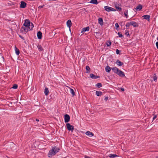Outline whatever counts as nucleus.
Listing matches in <instances>:
<instances>
[{
  "instance_id": "obj_1",
  "label": "nucleus",
  "mask_w": 158,
  "mask_h": 158,
  "mask_svg": "<svg viewBox=\"0 0 158 158\" xmlns=\"http://www.w3.org/2000/svg\"><path fill=\"white\" fill-rule=\"evenodd\" d=\"M60 149L59 148L54 146L52 147V149L48 153V156L49 157L51 158L52 156H54L57 152H58Z\"/></svg>"
},
{
  "instance_id": "obj_2",
  "label": "nucleus",
  "mask_w": 158,
  "mask_h": 158,
  "mask_svg": "<svg viewBox=\"0 0 158 158\" xmlns=\"http://www.w3.org/2000/svg\"><path fill=\"white\" fill-rule=\"evenodd\" d=\"M30 30L31 29L30 27L27 28L24 26L22 27L20 29L21 32H24L25 33Z\"/></svg>"
},
{
  "instance_id": "obj_3",
  "label": "nucleus",
  "mask_w": 158,
  "mask_h": 158,
  "mask_svg": "<svg viewBox=\"0 0 158 158\" xmlns=\"http://www.w3.org/2000/svg\"><path fill=\"white\" fill-rule=\"evenodd\" d=\"M30 24L31 23L29 19H27L25 20L24 23L23 24V26L26 27H30Z\"/></svg>"
},
{
  "instance_id": "obj_4",
  "label": "nucleus",
  "mask_w": 158,
  "mask_h": 158,
  "mask_svg": "<svg viewBox=\"0 0 158 158\" xmlns=\"http://www.w3.org/2000/svg\"><path fill=\"white\" fill-rule=\"evenodd\" d=\"M105 10L109 12L111 11H115L116 10L114 9V8H113L111 7H110L109 6H105L104 7Z\"/></svg>"
},
{
  "instance_id": "obj_5",
  "label": "nucleus",
  "mask_w": 158,
  "mask_h": 158,
  "mask_svg": "<svg viewBox=\"0 0 158 158\" xmlns=\"http://www.w3.org/2000/svg\"><path fill=\"white\" fill-rule=\"evenodd\" d=\"M26 5L27 3L25 2L24 1H21V2L20 7L21 8H24L26 7Z\"/></svg>"
},
{
  "instance_id": "obj_6",
  "label": "nucleus",
  "mask_w": 158,
  "mask_h": 158,
  "mask_svg": "<svg viewBox=\"0 0 158 158\" xmlns=\"http://www.w3.org/2000/svg\"><path fill=\"white\" fill-rule=\"evenodd\" d=\"M114 5L116 9L118 10L119 11L122 10V8L121 7H119L120 6H121V4H119L116 2L114 4Z\"/></svg>"
},
{
  "instance_id": "obj_7",
  "label": "nucleus",
  "mask_w": 158,
  "mask_h": 158,
  "mask_svg": "<svg viewBox=\"0 0 158 158\" xmlns=\"http://www.w3.org/2000/svg\"><path fill=\"white\" fill-rule=\"evenodd\" d=\"M90 78L94 79H96L100 78V76H99L95 75L93 73H91L90 74Z\"/></svg>"
},
{
  "instance_id": "obj_8",
  "label": "nucleus",
  "mask_w": 158,
  "mask_h": 158,
  "mask_svg": "<svg viewBox=\"0 0 158 158\" xmlns=\"http://www.w3.org/2000/svg\"><path fill=\"white\" fill-rule=\"evenodd\" d=\"M69 121V115L66 114L64 115V122L67 123Z\"/></svg>"
},
{
  "instance_id": "obj_9",
  "label": "nucleus",
  "mask_w": 158,
  "mask_h": 158,
  "mask_svg": "<svg viewBox=\"0 0 158 158\" xmlns=\"http://www.w3.org/2000/svg\"><path fill=\"white\" fill-rule=\"evenodd\" d=\"M117 74L121 77H123L125 76L124 73L120 70H119Z\"/></svg>"
},
{
  "instance_id": "obj_10",
  "label": "nucleus",
  "mask_w": 158,
  "mask_h": 158,
  "mask_svg": "<svg viewBox=\"0 0 158 158\" xmlns=\"http://www.w3.org/2000/svg\"><path fill=\"white\" fill-rule=\"evenodd\" d=\"M89 27H86L83 28L82 29V31H81V33L83 34L84 32L86 31H89Z\"/></svg>"
},
{
  "instance_id": "obj_11",
  "label": "nucleus",
  "mask_w": 158,
  "mask_h": 158,
  "mask_svg": "<svg viewBox=\"0 0 158 158\" xmlns=\"http://www.w3.org/2000/svg\"><path fill=\"white\" fill-rule=\"evenodd\" d=\"M131 25L133 26L134 27H136L138 26V24L135 22L131 21L130 22Z\"/></svg>"
},
{
  "instance_id": "obj_12",
  "label": "nucleus",
  "mask_w": 158,
  "mask_h": 158,
  "mask_svg": "<svg viewBox=\"0 0 158 158\" xmlns=\"http://www.w3.org/2000/svg\"><path fill=\"white\" fill-rule=\"evenodd\" d=\"M74 90L75 91L76 90V89L75 88L73 89L70 88V93L72 94V97H73L75 95V92Z\"/></svg>"
},
{
  "instance_id": "obj_13",
  "label": "nucleus",
  "mask_w": 158,
  "mask_h": 158,
  "mask_svg": "<svg viewBox=\"0 0 158 158\" xmlns=\"http://www.w3.org/2000/svg\"><path fill=\"white\" fill-rule=\"evenodd\" d=\"M85 134L86 135H88L90 137L93 136L94 135V134L92 132L89 131H87L85 133Z\"/></svg>"
},
{
  "instance_id": "obj_14",
  "label": "nucleus",
  "mask_w": 158,
  "mask_h": 158,
  "mask_svg": "<svg viewBox=\"0 0 158 158\" xmlns=\"http://www.w3.org/2000/svg\"><path fill=\"white\" fill-rule=\"evenodd\" d=\"M116 63L119 66H123L124 64L123 62H121L118 60H116Z\"/></svg>"
},
{
  "instance_id": "obj_15",
  "label": "nucleus",
  "mask_w": 158,
  "mask_h": 158,
  "mask_svg": "<svg viewBox=\"0 0 158 158\" xmlns=\"http://www.w3.org/2000/svg\"><path fill=\"white\" fill-rule=\"evenodd\" d=\"M37 36L38 38L40 39L42 38V33L41 31H39L37 33Z\"/></svg>"
},
{
  "instance_id": "obj_16",
  "label": "nucleus",
  "mask_w": 158,
  "mask_h": 158,
  "mask_svg": "<svg viewBox=\"0 0 158 158\" xmlns=\"http://www.w3.org/2000/svg\"><path fill=\"white\" fill-rule=\"evenodd\" d=\"M143 17L144 19L147 20L148 21H149L150 16L149 15H143Z\"/></svg>"
},
{
  "instance_id": "obj_17",
  "label": "nucleus",
  "mask_w": 158,
  "mask_h": 158,
  "mask_svg": "<svg viewBox=\"0 0 158 158\" xmlns=\"http://www.w3.org/2000/svg\"><path fill=\"white\" fill-rule=\"evenodd\" d=\"M114 71V72L116 73V74L118 72V71H119V69L116 67L111 68Z\"/></svg>"
},
{
  "instance_id": "obj_18",
  "label": "nucleus",
  "mask_w": 158,
  "mask_h": 158,
  "mask_svg": "<svg viewBox=\"0 0 158 158\" xmlns=\"http://www.w3.org/2000/svg\"><path fill=\"white\" fill-rule=\"evenodd\" d=\"M98 23L101 26L103 25V19L102 18H99L98 19Z\"/></svg>"
},
{
  "instance_id": "obj_19",
  "label": "nucleus",
  "mask_w": 158,
  "mask_h": 158,
  "mask_svg": "<svg viewBox=\"0 0 158 158\" xmlns=\"http://www.w3.org/2000/svg\"><path fill=\"white\" fill-rule=\"evenodd\" d=\"M96 94L98 96H101L102 95V92L98 91H96Z\"/></svg>"
},
{
  "instance_id": "obj_20",
  "label": "nucleus",
  "mask_w": 158,
  "mask_h": 158,
  "mask_svg": "<svg viewBox=\"0 0 158 158\" xmlns=\"http://www.w3.org/2000/svg\"><path fill=\"white\" fill-rule=\"evenodd\" d=\"M105 70L106 72L109 73L111 70V68L108 66H106L105 68Z\"/></svg>"
},
{
  "instance_id": "obj_21",
  "label": "nucleus",
  "mask_w": 158,
  "mask_h": 158,
  "mask_svg": "<svg viewBox=\"0 0 158 158\" xmlns=\"http://www.w3.org/2000/svg\"><path fill=\"white\" fill-rule=\"evenodd\" d=\"M142 8V6L140 4L139 5L135 8V9L136 10H140Z\"/></svg>"
},
{
  "instance_id": "obj_22",
  "label": "nucleus",
  "mask_w": 158,
  "mask_h": 158,
  "mask_svg": "<svg viewBox=\"0 0 158 158\" xmlns=\"http://www.w3.org/2000/svg\"><path fill=\"white\" fill-rule=\"evenodd\" d=\"M44 92L45 94L46 95H47L49 93V90L48 88H47V87H46L45 88V89H44Z\"/></svg>"
},
{
  "instance_id": "obj_23",
  "label": "nucleus",
  "mask_w": 158,
  "mask_h": 158,
  "mask_svg": "<svg viewBox=\"0 0 158 158\" xmlns=\"http://www.w3.org/2000/svg\"><path fill=\"white\" fill-rule=\"evenodd\" d=\"M89 2L95 4H98L97 0H91Z\"/></svg>"
},
{
  "instance_id": "obj_24",
  "label": "nucleus",
  "mask_w": 158,
  "mask_h": 158,
  "mask_svg": "<svg viewBox=\"0 0 158 158\" xmlns=\"http://www.w3.org/2000/svg\"><path fill=\"white\" fill-rule=\"evenodd\" d=\"M15 50L16 54L18 55L20 53L19 50L16 46H15Z\"/></svg>"
},
{
  "instance_id": "obj_25",
  "label": "nucleus",
  "mask_w": 158,
  "mask_h": 158,
  "mask_svg": "<svg viewBox=\"0 0 158 158\" xmlns=\"http://www.w3.org/2000/svg\"><path fill=\"white\" fill-rule=\"evenodd\" d=\"M74 130L75 131H76L77 130L76 129L74 130L73 126L70 124V131H71V132H73V131Z\"/></svg>"
},
{
  "instance_id": "obj_26",
  "label": "nucleus",
  "mask_w": 158,
  "mask_h": 158,
  "mask_svg": "<svg viewBox=\"0 0 158 158\" xmlns=\"http://www.w3.org/2000/svg\"><path fill=\"white\" fill-rule=\"evenodd\" d=\"M37 47L40 51H42L43 50V48L41 45L38 44L37 45Z\"/></svg>"
},
{
  "instance_id": "obj_27",
  "label": "nucleus",
  "mask_w": 158,
  "mask_h": 158,
  "mask_svg": "<svg viewBox=\"0 0 158 158\" xmlns=\"http://www.w3.org/2000/svg\"><path fill=\"white\" fill-rule=\"evenodd\" d=\"M118 156L117 155L115 154H110L109 155V157L110 158H114Z\"/></svg>"
},
{
  "instance_id": "obj_28",
  "label": "nucleus",
  "mask_w": 158,
  "mask_h": 158,
  "mask_svg": "<svg viewBox=\"0 0 158 158\" xmlns=\"http://www.w3.org/2000/svg\"><path fill=\"white\" fill-rule=\"evenodd\" d=\"M106 44L108 47L110 46L111 44V42L110 40L107 41L106 43Z\"/></svg>"
},
{
  "instance_id": "obj_29",
  "label": "nucleus",
  "mask_w": 158,
  "mask_h": 158,
  "mask_svg": "<svg viewBox=\"0 0 158 158\" xmlns=\"http://www.w3.org/2000/svg\"><path fill=\"white\" fill-rule=\"evenodd\" d=\"M96 86H97L98 88H100L102 87V85L101 83H98L96 85Z\"/></svg>"
},
{
  "instance_id": "obj_30",
  "label": "nucleus",
  "mask_w": 158,
  "mask_h": 158,
  "mask_svg": "<svg viewBox=\"0 0 158 158\" xmlns=\"http://www.w3.org/2000/svg\"><path fill=\"white\" fill-rule=\"evenodd\" d=\"M85 69L87 71L86 72L87 73H89L90 72V68L89 66H86L85 67Z\"/></svg>"
},
{
  "instance_id": "obj_31",
  "label": "nucleus",
  "mask_w": 158,
  "mask_h": 158,
  "mask_svg": "<svg viewBox=\"0 0 158 158\" xmlns=\"http://www.w3.org/2000/svg\"><path fill=\"white\" fill-rule=\"evenodd\" d=\"M17 88H18V85H17L16 84H14L13 85V87H12V88L14 89H16Z\"/></svg>"
},
{
  "instance_id": "obj_32",
  "label": "nucleus",
  "mask_w": 158,
  "mask_h": 158,
  "mask_svg": "<svg viewBox=\"0 0 158 158\" xmlns=\"http://www.w3.org/2000/svg\"><path fill=\"white\" fill-rule=\"evenodd\" d=\"M33 27H34V25H33V24L32 23H31V24H30V27L31 30L32 29Z\"/></svg>"
},
{
  "instance_id": "obj_33",
  "label": "nucleus",
  "mask_w": 158,
  "mask_h": 158,
  "mask_svg": "<svg viewBox=\"0 0 158 158\" xmlns=\"http://www.w3.org/2000/svg\"><path fill=\"white\" fill-rule=\"evenodd\" d=\"M127 14H128L127 11H126V12H124V15L127 18L128 17V16L127 15Z\"/></svg>"
},
{
  "instance_id": "obj_34",
  "label": "nucleus",
  "mask_w": 158,
  "mask_h": 158,
  "mask_svg": "<svg viewBox=\"0 0 158 158\" xmlns=\"http://www.w3.org/2000/svg\"><path fill=\"white\" fill-rule=\"evenodd\" d=\"M130 24V22H128V23H127L126 24V26L127 27H129L130 25H131V24Z\"/></svg>"
},
{
  "instance_id": "obj_35",
  "label": "nucleus",
  "mask_w": 158,
  "mask_h": 158,
  "mask_svg": "<svg viewBox=\"0 0 158 158\" xmlns=\"http://www.w3.org/2000/svg\"><path fill=\"white\" fill-rule=\"evenodd\" d=\"M118 35L119 37H122L123 36L122 34L119 32L118 33Z\"/></svg>"
},
{
  "instance_id": "obj_36",
  "label": "nucleus",
  "mask_w": 158,
  "mask_h": 158,
  "mask_svg": "<svg viewBox=\"0 0 158 158\" xmlns=\"http://www.w3.org/2000/svg\"><path fill=\"white\" fill-rule=\"evenodd\" d=\"M66 125L68 130L69 131V123H67L66 124Z\"/></svg>"
},
{
  "instance_id": "obj_37",
  "label": "nucleus",
  "mask_w": 158,
  "mask_h": 158,
  "mask_svg": "<svg viewBox=\"0 0 158 158\" xmlns=\"http://www.w3.org/2000/svg\"><path fill=\"white\" fill-rule=\"evenodd\" d=\"M68 47H66L65 49V53L66 54L67 52H68Z\"/></svg>"
},
{
  "instance_id": "obj_38",
  "label": "nucleus",
  "mask_w": 158,
  "mask_h": 158,
  "mask_svg": "<svg viewBox=\"0 0 158 158\" xmlns=\"http://www.w3.org/2000/svg\"><path fill=\"white\" fill-rule=\"evenodd\" d=\"M116 52L117 54H119L120 51L119 50L117 49L116 50Z\"/></svg>"
},
{
  "instance_id": "obj_39",
  "label": "nucleus",
  "mask_w": 158,
  "mask_h": 158,
  "mask_svg": "<svg viewBox=\"0 0 158 158\" xmlns=\"http://www.w3.org/2000/svg\"><path fill=\"white\" fill-rule=\"evenodd\" d=\"M115 26L117 28H118L119 27V25L117 23H116L115 24Z\"/></svg>"
},
{
  "instance_id": "obj_40",
  "label": "nucleus",
  "mask_w": 158,
  "mask_h": 158,
  "mask_svg": "<svg viewBox=\"0 0 158 158\" xmlns=\"http://www.w3.org/2000/svg\"><path fill=\"white\" fill-rule=\"evenodd\" d=\"M157 117V115H155L153 118V120H154Z\"/></svg>"
},
{
  "instance_id": "obj_41",
  "label": "nucleus",
  "mask_w": 158,
  "mask_h": 158,
  "mask_svg": "<svg viewBox=\"0 0 158 158\" xmlns=\"http://www.w3.org/2000/svg\"><path fill=\"white\" fill-rule=\"evenodd\" d=\"M67 26L69 27V20L67 21Z\"/></svg>"
},
{
  "instance_id": "obj_42",
  "label": "nucleus",
  "mask_w": 158,
  "mask_h": 158,
  "mask_svg": "<svg viewBox=\"0 0 158 158\" xmlns=\"http://www.w3.org/2000/svg\"><path fill=\"white\" fill-rule=\"evenodd\" d=\"M125 34L127 36L129 35V34L128 31H127L125 33Z\"/></svg>"
},
{
  "instance_id": "obj_43",
  "label": "nucleus",
  "mask_w": 158,
  "mask_h": 158,
  "mask_svg": "<svg viewBox=\"0 0 158 158\" xmlns=\"http://www.w3.org/2000/svg\"><path fill=\"white\" fill-rule=\"evenodd\" d=\"M150 80V81H151V82H152L153 81H155L156 82L157 80L155 79V80Z\"/></svg>"
},
{
  "instance_id": "obj_44",
  "label": "nucleus",
  "mask_w": 158,
  "mask_h": 158,
  "mask_svg": "<svg viewBox=\"0 0 158 158\" xmlns=\"http://www.w3.org/2000/svg\"><path fill=\"white\" fill-rule=\"evenodd\" d=\"M44 6V5L43 6H40L38 7V8L39 9H41Z\"/></svg>"
},
{
  "instance_id": "obj_45",
  "label": "nucleus",
  "mask_w": 158,
  "mask_h": 158,
  "mask_svg": "<svg viewBox=\"0 0 158 158\" xmlns=\"http://www.w3.org/2000/svg\"><path fill=\"white\" fill-rule=\"evenodd\" d=\"M19 37L21 38L23 40H24V38L22 36V35H19Z\"/></svg>"
},
{
  "instance_id": "obj_46",
  "label": "nucleus",
  "mask_w": 158,
  "mask_h": 158,
  "mask_svg": "<svg viewBox=\"0 0 158 158\" xmlns=\"http://www.w3.org/2000/svg\"><path fill=\"white\" fill-rule=\"evenodd\" d=\"M153 79H157V77L155 74L154 75Z\"/></svg>"
},
{
  "instance_id": "obj_47",
  "label": "nucleus",
  "mask_w": 158,
  "mask_h": 158,
  "mask_svg": "<svg viewBox=\"0 0 158 158\" xmlns=\"http://www.w3.org/2000/svg\"><path fill=\"white\" fill-rule=\"evenodd\" d=\"M108 97H106L105 98V99H104V100L106 101L108 100Z\"/></svg>"
},
{
  "instance_id": "obj_48",
  "label": "nucleus",
  "mask_w": 158,
  "mask_h": 158,
  "mask_svg": "<svg viewBox=\"0 0 158 158\" xmlns=\"http://www.w3.org/2000/svg\"><path fill=\"white\" fill-rule=\"evenodd\" d=\"M156 45L157 48L158 49V42H156Z\"/></svg>"
},
{
  "instance_id": "obj_49",
  "label": "nucleus",
  "mask_w": 158,
  "mask_h": 158,
  "mask_svg": "<svg viewBox=\"0 0 158 158\" xmlns=\"http://www.w3.org/2000/svg\"><path fill=\"white\" fill-rule=\"evenodd\" d=\"M121 90L122 91H124V89L123 88H121Z\"/></svg>"
},
{
  "instance_id": "obj_50",
  "label": "nucleus",
  "mask_w": 158,
  "mask_h": 158,
  "mask_svg": "<svg viewBox=\"0 0 158 158\" xmlns=\"http://www.w3.org/2000/svg\"><path fill=\"white\" fill-rule=\"evenodd\" d=\"M72 25V23L70 20V27Z\"/></svg>"
},
{
  "instance_id": "obj_51",
  "label": "nucleus",
  "mask_w": 158,
  "mask_h": 158,
  "mask_svg": "<svg viewBox=\"0 0 158 158\" xmlns=\"http://www.w3.org/2000/svg\"><path fill=\"white\" fill-rule=\"evenodd\" d=\"M36 121L37 122H38L39 121V120L38 118H36L35 119Z\"/></svg>"
},
{
  "instance_id": "obj_52",
  "label": "nucleus",
  "mask_w": 158,
  "mask_h": 158,
  "mask_svg": "<svg viewBox=\"0 0 158 158\" xmlns=\"http://www.w3.org/2000/svg\"><path fill=\"white\" fill-rule=\"evenodd\" d=\"M73 135L74 136H77L76 135L74 134H73Z\"/></svg>"
},
{
  "instance_id": "obj_53",
  "label": "nucleus",
  "mask_w": 158,
  "mask_h": 158,
  "mask_svg": "<svg viewBox=\"0 0 158 158\" xmlns=\"http://www.w3.org/2000/svg\"><path fill=\"white\" fill-rule=\"evenodd\" d=\"M156 158H158V156L156 157Z\"/></svg>"
},
{
  "instance_id": "obj_54",
  "label": "nucleus",
  "mask_w": 158,
  "mask_h": 158,
  "mask_svg": "<svg viewBox=\"0 0 158 158\" xmlns=\"http://www.w3.org/2000/svg\"><path fill=\"white\" fill-rule=\"evenodd\" d=\"M69 31H70L71 32V30L70 29Z\"/></svg>"
},
{
  "instance_id": "obj_55",
  "label": "nucleus",
  "mask_w": 158,
  "mask_h": 158,
  "mask_svg": "<svg viewBox=\"0 0 158 158\" xmlns=\"http://www.w3.org/2000/svg\"><path fill=\"white\" fill-rule=\"evenodd\" d=\"M157 40H158V37H157Z\"/></svg>"
},
{
  "instance_id": "obj_56",
  "label": "nucleus",
  "mask_w": 158,
  "mask_h": 158,
  "mask_svg": "<svg viewBox=\"0 0 158 158\" xmlns=\"http://www.w3.org/2000/svg\"><path fill=\"white\" fill-rule=\"evenodd\" d=\"M84 10H85V9H84Z\"/></svg>"
}]
</instances>
